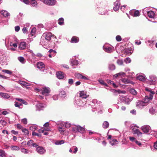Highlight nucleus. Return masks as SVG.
<instances>
[{
    "label": "nucleus",
    "instance_id": "nucleus-1",
    "mask_svg": "<svg viewBox=\"0 0 157 157\" xmlns=\"http://www.w3.org/2000/svg\"><path fill=\"white\" fill-rule=\"evenodd\" d=\"M146 91L149 92V96H146L145 98L144 101H139L138 102V104L136 106H138L139 105H141L142 106H144V104L148 102L149 101L151 100L152 99L153 97V95L155 94V92L154 91H152L151 89L150 88L146 87L145 89Z\"/></svg>",
    "mask_w": 157,
    "mask_h": 157
},
{
    "label": "nucleus",
    "instance_id": "nucleus-2",
    "mask_svg": "<svg viewBox=\"0 0 157 157\" xmlns=\"http://www.w3.org/2000/svg\"><path fill=\"white\" fill-rule=\"evenodd\" d=\"M52 34L50 33H48L47 34H44L42 37V40H46L48 41L50 40L51 39Z\"/></svg>",
    "mask_w": 157,
    "mask_h": 157
},
{
    "label": "nucleus",
    "instance_id": "nucleus-3",
    "mask_svg": "<svg viewBox=\"0 0 157 157\" xmlns=\"http://www.w3.org/2000/svg\"><path fill=\"white\" fill-rule=\"evenodd\" d=\"M56 1V0H44L43 2L44 4L49 6H53L55 5Z\"/></svg>",
    "mask_w": 157,
    "mask_h": 157
},
{
    "label": "nucleus",
    "instance_id": "nucleus-4",
    "mask_svg": "<svg viewBox=\"0 0 157 157\" xmlns=\"http://www.w3.org/2000/svg\"><path fill=\"white\" fill-rule=\"evenodd\" d=\"M28 146L32 147V146L34 147H37L38 146V145L35 143H34V141L32 140H29L27 143Z\"/></svg>",
    "mask_w": 157,
    "mask_h": 157
},
{
    "label": "nucleus",
    "instance_id": "nucleus-5",
    "mask_svg": "<svg viewBox=\"0 0 157 157\" xmlns=\"http://www.w3.org/2000/svg\"><path fill=\"white\" fill-rule=\"evenodd\" d=\"M36 147V151L40 154H42L45 152V150L43 147L38 146Z\"/></svg>",
    "mask_w": 157,
    "mask_h": 157
},
{
    "label": "nucleus",
    "instance_id": "nucleus-6",
    "mask_svg": "<svg viewBox=\"0 0 157 157\" xmlns=\"http://www.w3.org/2000/svg\"><path fill=\"white\" fill-rule=\"evenodd\" d=\"M86 92L84 91H81L79 92V97L82 98H86L89 96L87 95L86 94Z\"/></svg>",
    "mask_w": 157,
    "mask_h": 157
},
{
    "label": "nucleus",
    "instance_id": "nucleus-7",
    "mask_svg": "<svg viewBox=\"0 0 157 157\" xmlns=\"http://www.w3.org/2000/svg\"><path fill=\"white\" fill-rule=\"evenodd\" d=\"M56 75L57 77L59 79H63L64 76V73L61 71H58L56 72Z\"/></svg>",
    "mask_w": 157,
    "mask_h": 157
},
{
    "label": "nucleus",
    "instance_id": "nucleus-8",
    "mask_svg": "<svg viewBox=\"0 0 157 157\" xmlns=\"http://www.w3.org/2000/svg\"><path fill=\"white\" fill-rule=\"evenodd\" d=\"M26 46L27 44L25 42H21L20 44L19 48L20 50H23L25 49Z\"/></svg>",
    "mask_w": 157,
    "mask_h": 157
},
{
    "label": "nucleus",
    "instance_id": "nucleus-9",
    "mask_svg": "<svg viewBox=\"0 0 157 157\" xmlns=\"http://www.w3.org/2000/svg\"><path fill=\"white\" fill-rule=\"evenodd\" d=\"M0 13L5 17H8L10 16V14L5 10H2L0 11Z\"/></svg>",
    "mask_w": 157,
    "mask_h": 157
},
{
    "label": "nucleus",
    "instance_id": "nucleus-10",
    "mask_svg": "<svg viewBox=\"0 0 157 157\" xmlns=\"http://www.w3.org/2000/svg\"><path fill=\"white\" fill-rule=\"evenodd\" d=\"M121 81L125 84L131 83L132 84H134L133 82L130 81L128 79L125 78L122 79Z\"/></svg>",
    "mask_w": 157,
    "mask_h": 157
},
{
    "label": "nucleus",
    "instance_id": "nucleus-11",
    "mask_svg": "<svg viewBox=\"0 0 157 157\" xmlns=\"http://www.w3.org/2000/svg\"><path fill=\"white\" fill-rule=\"evenodd\" d=\"M149 128V127L148 126H144L142 127L141 129L144 132L146 133L148 132Z\"/></svg>",
    "mask_w": 157,
    "mask_h": 157
},
{
    "label": "nucleus",
    "instance_id": "nucleus-12",
    "mask_svg": "<svg viewBox=\"0 0 157 157\" xmlns=\"http://www.w3.org/2000/svg\"><path fill=\"white\" fill-rule=\"evenodd\" d=\"M114 6L113 7V10L115 11H117L118 10L119 8V2L117 1L115 2L114 3Z\"/></svg>",
    "mask_w": 157,
    "mask_h": 157
},
{
    "label": "nucleus",
    "instance_id": "nucleus-13",
    "mask_svg": "<svg viewBox=\"0 0 157 157\" xmlns=\"http://www.w3.org/2000/svg\"><path fill=\"white\" fill-rule=\"evenodd\" d=\"M37 67L39 69H42L45 67V65L42 62H39L37 64Z\"/></svg>",
    "mask_w": 157,
    "mask_h": 157
},
{
    "label": "nucleus",
    "instance_id": "nucleus-14",
    "mask_svg": "<svg viewBox=\"0 0 157 157\" xmlns=\"http://www.w3.org/2000/svg\"><path fill=\"white\" fill-rule=\"evenodd\" d=\"M136 78L140 81L144 82L146 80L145 77L142 75H140L136 77Z\"/></svg>",
    "mask_w": 157,
    "mask_h": 157
},
{
    "label": "nucleus",
    "instance_id": "nucleus-15",
    "mask_svg": "<svg viewBox=\"0 0 157 157\" xmlns=\"http://www.w3.org/2000/svg\"><path fill=\"white\" fill-rule=\"evenodd\" d=\"M50 90L49 88L45 87L43 88V90L42 91V94H48L50 93Z\"/></svg>",
    "mask_w": 157,
    "mask_h": 157
},
{
    "label": "nucleus",
    "instance_id": "nucleus-16",
    "mask_svg": "<svg viewBox=\"0 0 157 157\" xmlns=\"http://www.w3.org/2000/svg\"><path fill=\"white\" fill-rule=\"evenodd\" d=\"M79 38L76 36H73L71 40V42L72 43H76L78 42L79 41Z\"/></svg>",
    "mask_w": 157,
    "mask_h": 157
},
{
    "label": "nucleus",
    "instance_id": "nucleus-17",
    "mask_svg": "<svg viewBox=\"0 0 157 157\" xmlns=\"http://www.w3.org/2000/svg\"><path fill=\"white\" fill-rule=\"evenodd\" d=\"M30 0V4L33 7H37L38 3L35 0Z\"/></svg>",
    "mask_w": 157,
    "mask_h": 157
},
{
    "label": "nucleus",
    "instance_id": "nucleus-18",
    "mask_svg": "<svg viewBox=\"0 0 157 157\" xmlns=\"http://www.w3.org/2000/svg\"><path fill=\"white\" fill-rule=\"evenodd\" d=\"M37 107L40 110H43V109L46 107V105L44 104L40 103L37 105Z\"/></svg>",
    "mask_w": 157,
    "mask_h": 157
},
{
    "label": "nucleus",
    "instance_id": "nucleus-19",
    "mask_svg": "<svg viewBox=\"0 0 157 157\" xmlns=\"http://www.w3.org/2000/svg\"><path fill=\"white\" fill-rule=\"evenodd\" d=\"M148 17L151 18H153L154 17L155 13L153 11H150L147 12Z\"/></svg>",
    "mask_w": 157,
    "mask_h": 157
},
{
    "label": "nucleus",
    "instance_id": "nucleus-20",
    "mask_svg": "<svg viewBox=\"0 0 157 157\" xmlns=\"http://www.w3.org/2000/svg\"><path fill=\"white\" fill-rule=\"evenodd\" d=\"M109 125V123L108 121H105L103 122L102 126L104 129L107 128Z\"/></svg>",
    "mask_w": 157,
    "mask_h": 157
},
{
    "label": "nucleus",
    "instance_id": "nucleus-21",
    "mask_svg": "<svg viewBox=\"0 0 157 157\" xmlns=\"http://www.w3.org/2000/svg\"><path fill=\"white\" fill-rule=\"evenodd\" d=\"M0 95L2 97L5 98H8L10 97L8 94L6 93H1Z\"/></svg>",
    "mask_w": 157,
    "mask_h": 157
},
{
    "label": "nucleus",
    "instance_id": "nucleus-22",
    "mask_svg": "<svg viewBox=\"0 0 157 157\" xmlns=\"http://www.w3.org/2000/svg\"><path fill=\"white\" fill-rule=\"evenodd\" d=\"M17 59L18 60L22 63H24L26 62L25 59L23 57H18Z\"/></svg>",
    "mask_w": 157,
    "mask_h": 157
},
{
    "label": "nucleus",
    "instance_id": "nucleus-23",
    "mask_svg": "<svg viewBox=\"0 0 157 157\" xmlns=\"http://www.w3.org/2000/svg\"><path fill=\"white\" fill-rule=\"evenodd\" d=\"M129 92L132 94L134 95H136L137 94V92L134 89L130 88L129 90Z\"/></svg>",
    "mask_w": 157,
    "mask_h": 157
},
{
    "label": "nucleus",
    "instance_id": "nucleus-24",
    "mask_svg": "<svg viewBox=\"0 0 157 157\" xmlns=\"http://www.w3.org/2000/svg\"><path fill=\"white\" fill-rule=\"evenodd\" d=\"M59 96L61 97L64 98L66 96V92L64 91H62L59 94Z\"/></svg>",
    "mask_w": 157,
    "mask_h": 157
},
{
    "label": "nucleus",
    "instance_id": "nucleus-25",
    "mask_svg": "<svg viewBox=\"0 0 157 157\" xmlns=\"http://www.w3.org/2000/svg\"><path fill=\"white\" fill-rule=\"evenodd\" d=\"M78 132L81 133H84L85 132V128L79 125H78Z\"/></svg>",
    "mask_w": 157,
    "mask_h": 157
},
{
    "label": "nucleus",
    "instance_id": "nucleus-26",
    "mask_svg": "<svg viewBox=\"0 0 157 157\" xmlns=\"http://www.w3.org/2000/svg\"><path fill=\"white\" fill-rule=\"evenodd\" d=\"M104 49L105 52L108 53L111 52H112L113 50L112 48L110 47H107L105 48Z\"/></svg>",
    "mask_w": 157,
    "mask_h": 157
},
{
    "label": "nucleus",
    "instance_id": "nucleus-27",
    "mask_svg": "<svg viewBox=\"0 0 157 157\" xmlns=\"http://www.w3.org/2000/svg\"><path fill=\"white\" fill-rule=\"evenodd\" d=\"M0 156L1 157H6L5 151L2 149L0 150Z\"/></svg>",
    "mask_w": 157,
    "mask_h": 157
},
{
    "label": "nucleus",
    "instance_id": "nucleus-28",
    "mask_svg": "<svg viewBox=\"0 0 157 157\" xmlns=\"http://www.w3.org/2000/svg\"><path fill=\"white\" fill-rule=\"evenodd\" d=\"M125 75V73H124L123 72H120L119 73H118L116 74L115 75H114V76L115 78H116L118 76H123Z\"/></svg>",
    "mask_w": 157,
    "mask_h": 157
},
{
    "label": "nucleus",
    "instance_id": "nucleus-29",
    "mask_svg": "<svg viewBox=\"0 0 157 157\" xmlns=\"http://www.w3.org/2000/svg\"><path fill=\"white\" fill-rule=\"evenodd\" d=\"M71 63L72 66L76 65L78 64V61L76 60H72L71 59Z\"/></svg>",
    "mask_w": 157,
    "mask_h": 157
},
{
    "label": "nucleus",
    "instance_id": "nucleus-30",
    "mask_svg": "<svg viewBox=\"0 0 157 157\" xmlns=\"http://www.w3.org/2000/svg\"><path fill=\"white\" fill-rule=\"evenodd\" d=\"M113 92L114 93H118L119 94H125V91H121L119 90H114Z\"/></svg>",
    "mask_w": 157,
    "mask_h": 157
},
{
    "label": "nucleus",
    "instance_id": "nucleus-31",
    "mask_svg": "<svg viewBox=\"0 0 157 157\" xmlns=\"http://www.w3.org/2000/svg\"><path fill=\"white\" fill-rule=\"evenodd\" d=\"M134 132V134H137L138 136H142V133L140 131L139 129H138L135 130Z\"/></svg>",
    "mask_w": 157,
    "mask_h": 157
},
{
    "label": "nucleus",
    "instance_id": "nucleus-32",
    "mask_svg": "<svg viewBox=\"0 0 157 157\" xmlns=\"http://www.w3.org/2000/svg\"><path fill=\"white\" fill-rule=\"evenodd\" d=\"M110 142L111 145H113L117 144V141L115 139H112Z\"/></svg>",
    "mask_w": 157,
    "mask_h": 157
},
{
    "label": "nucleus",
    "instance_id": "nucleus-33",
    "mask_svg": "<svg viewBox=\"0 0 157 157\" xmlns=\"http://www.w3.org/2000/svg\"><path fill=\"white\" fill-rule=\"evenodd\" d=\"M58 24L60 25L64 24V19L63 18H60L58 21Z\"/></svg>",
    "mask_w": 157,
    "mask_h": 157
},
{
    "label": "nucleus",
    "instance_id": "nucleus-34",
    "mask_svg": "<svg viewBox=\"0 0 157 157\" xmlns=\"http://www.w3.org/2000/svg\"><path fill=\"white\" fill-rule=\"evenodd\" d=\"M157 78L154 76H151L150 77V81L151 82H155L156 81Z\"/></svg>",
    "mask_w": 157,
    "mask_h": 157
},
{
    "label": "nucleus",
    "instance_id": "nucleus-35",
    "mask_svg": "<svg viewBox=\"0 0 157 157\" xmlns=\"http://www.w3.org/2000/svg\"><path fill=\"white\" fill-rule=\"evenodd\" d=\"M11 148L12 150L18 151L19 150V147L17 146H11Z\"/></svg>",
    "mask_w": 157,
    "mask_h": 157
},
{
    "label": "nucleus",
    "instance_id": "nucleus-36",
    "mask_svg": "<svg viewBox=\"0 0 157 157\" xmlns=\"http://www.w3.org/2000/svg\"><path fill=\"white\" fill-rule=\"evenodd\" d=\"M149 112L152 114H154L155 113V108L153 107H152L149 109Z\"/></svg>",
    "mask_w": 157,
    "mask_h": 157
},
{
    "label": "nucleus",
    "instance_id": "nucleus-37",
    "mask_svg": "<svg viewBox=\"0 0 157 157\" xmlns=\"http://www.w3.org/2000/svg\"><path fill=\"white\" fill-rule=\"evenodd\" d=\"M22 131L24 133L25 135H28L29 134V131L26 128L23 129Z\"/></svg>",
    "mask_w": 157,
    "mask_h": 157
},
{
    "label": "nucleus",
    "instance_id": "nucleus-38",
    "mask_svg": "<svg viewBox=\"0 0 157 157\" xmlns=\"http://www.w3.org/2000/svg\"><path fill=\"white\" fill-rule=\"evenodd\" d=\"M98 82H99L101 84L104 85V86H107V84L104 81H103L102 79H99L98 80Z\"/></svg>",
    "mask_w": 157,
    "mask_h": 157
},
{
    "label": "nucleus",
    "instance_id": "nucleus-39",
    "mask_svg": "<svg viewBox=\"0 0 157 157\" xmlns=\"http://www.w3.org/2000/svg\"><path fill=\"white\" fill-rule=\"evenodd\" d=\"M63 126L67 128H68L70 127L71 124L69 123H66L63 124Z\"/></svg>",
    "mask_w": 157,
    "mask_h": 157
},
{
    "label": "nucleus",
    "instance_id": "nucleus-40",
    "mask_svg": "<svg viewBox=\"0 0 157 157\" xmlns=\"http://www.w3.org/2000/svg\"><path fill=\"white\" fill-rule=\"evenodd\" d=\"M140 15V13L138 10H136L135 11L134 13V16L135 17H137Z\"/></svg>",
    "mask_w": 157,
    "mask_h": 157
},
{
    "label": "nucleus",
    "instance_id": "nucleus-41",
    "mask_svg": "<svg viewBox=\"0 0 157 157\" xmlns=\"http://www.w3.org/2000/svg\"><path fill=\"white\" fill-rule=\"evenodd\" d=\"M36 32V29L33 28L32 29L31 31V34L32 36H33Z\"/></svg>",
    "mask_w": 157,
    "mask_h": 157
},
{
    "label": "nucleus",
    "instance_id": "nucleus-42",
    "mask_svg": "<svg viewBox=\"0 0 157 157\" xmlns=\"http://www.w3.org/2000/svg\"><path fill=\"white\" fill-rule=\"evenodd\" d=\"M47 40H45V39L44 40H42V37L41 38V43L42 44H44V45H46L47 44L48 42H47Z\"/></svg>",
    "mask_w": 157,
    "mask_h": 157
},
{
    "label": "nucleus",
    "instance_id": "nucleus-43",
    "mask_svg": "<svg viewBox=\"0 0 157 157\" xmlns=\"http://www.w3.org/2000/svg\"><path fill=\"white\" fill-rule=\"evenodd\" d=\"M75 76L76 78L79 79H81V77L82 76V75L79 73H76L75 74Z\"/></svg>",
    "mask_w": 157,
    "mask_h": 157
},
{
    "label": "nucleus",
    "instance_id": "nucleus-44",
    "mask_svg": "<svg viewBox=\"0 0 157 157\" xmlns=\"http://www.w3.org/2000/svg\"><path fill=\"white\" fill-rule=\"evenodd\" d=\"M2 72L9 74L10 75H11L12 73V72L11 71L6 69H3L2 70Z\"/></svg>",
    "mask_w": 157,
    "mask_h": 157
},
{
    "label": "nucleus",
    "instance_id": "nucleus-45",
    "mask_svg": "<svg viewBox=\"0 0 157 157\" xmlns=\"http://www.w3.org/2000/svg\"><path fill=\"white\" fill-rule=\"evenodd\" d=\"M58 130L59 131L60 133L62 134H64V130L62 128L59 127L58 128Z\"/></svg>",
    "mask_w": 157,
    "mask_h": 157
},
{
    "label": "nucleus",
    "instance_id": "nucleus-46",
    "mask_svg": "<svg viewBox=\"0 0 157 157\" xmlns=\"http://www.w3.org/2000/svg\"><path fill=\"white\" fill-rule=\"evenodd\" d=\"M72 131L75 132H78V126H75L73 127Z\"/></svg>",
    "mask_w": 157,
    "mask_h": 157
},
{
    "label": "nucleus",
    "instance_id": "nucleus-47",
    "mask_svg": "<svg viewBox=\"0 0 157 157\" xmlns=\"http://www.w3.org/2000/svg\"><path fill=\"white\" fill-rule=\"evenodd\" d=\"M117 63L120 65H122L123 64V61L122 60L118 59L117 61Z\"/></svg>",
    "mask_w": 157,
    "mask_h": 157
},
{
    "label": "nucleus",
    "instance_id": "nucleus-48",
    "mask_svg": "<svg viewBox=\"0 0 157 157\" xmlns=\"http://www.w3.org/2000/svg\"><path fill=\"white\" fill-rule=\"evenodd\" d=\"M45 128H42L38 130V132L40 133H43L45 131Z\"/></svg>",
    "mask_w": 157,
    "mask_h": 157
},
{
    "label": "nucleus",
    "instance_id": "nucleus-49",
    "mask_svg": "<svg viewBox=\"0 0 157 157\" xmlns=\"http://www.w3.org/2000/svg\"><path fill=\"white\" fill-rule=\"evenodd\" d=\"M124 61L126 63H129L131 62V60L130 58L128 57L126 58Z\"/></svg>",
    "mask_w": 157,
    "mask_h": 157
},
{
    "label": "nucleus",
    "instance_id": "nucleus-50",
    "mask_svg": "<svg viewBox=\"0 0 157 157\" xmlns=\"http://www.w3.org/2000/svg\"><path fill=\"white\" fill-rule=\"evenodd\" d=\"M21 151L22 152L25 154H27L28 153V151L27 149L24 148H22L21 149Z\"/></svg>",
    "mask_w": 157,
    "mask_h": 157
},
{
    "label": "nucleus",
    "instance_id": "nucleus-51",
    "mask_svg": "<svg viewBox=\"0 0 157 157\" xmlns=\"http://www.w3.org/2000/svg\"><path fill=\"white\" fill-rule=\"evenodd\" d=\"M32 135L33 136H37L39 137H41V134H38L35 132H33Z\"/></svg>",
    "mask_w": 157,
    "mask_h": 157
},
{
    "label": "nucleus",
    "instance_id": "nucleus-52",
    "mask_svg": "<svg viewBox=\"0 0 157 157\" xmlns=\"http://www.w3.org/2000/svg\"><path fill=\"white\" fill-rule=\"evenodd\" d=\"M116 39L118 41H120L121 40V38L120 36L118 35L116 36Z\"/></svg>",
    "mask_w": 157,
    "mask_h": 157
},
{
    "label": "nucleus",
    "instance_id": "nucleus-53",
    "mask_svg": "<svg viewBox=\"0 0 157 157\" xmlns=\"http://www.w3.org/2000/svg\"><path fill=\"white\" fill-rule=\"evenodd\" d=\"M17 128L19 129H21L22 130L23 129V127L20 124H17Z\"/></svg>",
    "mask_w": 157,
    "mask_h": 157
},
{
    "label": "nucleus",
    "instance_id": "nucleus-54",
    "mask_svg": "<svg viewBox=\"0 0 157 157\" xmlns=\"http://www.w3.org/2000/svg\"><path fill=\"white\" fill-rule=\"evenodd\" d=\"M22 105L21 104H19L18 102H16L15 104V106L16 107L20 108V106Z\"/></svg>",
    "mask_w": 157,
    "mask_h": 157
},
{
    "label": "nucleus",
    "instance_id": "nucleus-55",
    "mask_svg": "<svg viewBox=\"0 0 157 157\" xmlns=\"http://www.w3.org/2000/svg\"><path fill=\"white\" fill-rule=\"evenodd\" d=\"M21 122L24 124H27V120L26 118H24L22 120Z\"/></svg>",
    "mask_w": 157,
    "mask_h": 157
},
{
    "label": "nucleus",
    "instance_id": "nucleus-56",
    "mask_svg": "<svg viewBox=\"0 0 157 157\" xmlns=\"http://www.w3.org/2000/svg\"><path fill=\"white\" fill-rule=\"evenodd\" d=\"M23 2L26 4H29L30 2L29 0H22Z\"/></svg>",
    "mask_w": 157,
    "mask_h": 157
},
{
    "label": "nucleus",
    "instance_id": "nucleus-57",
    "mask_svg": "<svg viewBox=\"0 0 157 157\" xmlns=\"http://www.w3.org/2000/svg\"><path fill=\"white\" fill-rule=\"evenodd\" d=\"M109 69H115V66L113 64H111L109 65Z\"/></svg>",
    "mask_w": 157,
    "mask_h": 157
},
{
    "label": "nucleus",
    "instance_id": "nucleus-58",
    "mask_svg": "<svg viewBox=\"0 0 157 157\" xmlns=\"http://www.w3.org/2000/svg\"><path fill=\"white\" fill-rule=\"evenodd\" d=\"M68 83L69 84L71 85L73 83V81L72 79H69L68 80Z\"/></svg>",
    "mask_w": 157,
    "mask_h": 157
},
{
    "label": "nucleus",
    "instance_id": "nucleus-59",
    "mask_svg": "<svg viewBox=\"0 0 157 157\" xmlns=\"http://www.w3.org/2000/svg\"><path fill=\"white\" fill-rule=\"evenodd\" d=\"M15 30L16 31L18 32L20 30V27L18 26H16L15 27Z\"/></svg>",
    "mask_w": 157,
    "mask_h": 157
},
{
    "label": "nucleus",
    "instance_id": "nucleus-60",
    "mask_svg": "<svg viewBox=\"0 0 157 157\" xmlns=\"http://www.w3.org/2000/svg\"><path fill=\"white\" fill-rule=\"evenodd\" d=\"M10 46H13L15 48L17 47V45L16 43L13 44L12 43H10Z\"/></svg>",
    "mask_w": 157,
    "mask_h": 157
},
{
    "label": "nucleus",
    "instance_id": "nucleus-61",
    "mask_svg": "<svg viewBox=\"0 0 157 157\" xmlns=\"http://www.w3.org/2000/svg\"><path fill=\"white\" fill-rule=\"evenodd\" d=\"M130 113L133 114H136V111L135 109H132L131 110Z\"/></svg>",
    "mask_w": 157,
    "mask_h": 157
},
{
    "label": "nucleus",
    "instance_id": "nucleus-62",
    "mask_svg": "<svg viewBox=\"0 0 157 157\" xmlns=\"http://www.w3.org/2000/svg\"><path fill=\"white\" fill-rule=\"evenodd\" d=\"M11 132L14 135H17L18 133V132L14 130H12L11 131Z\"/></svg>",
    "mask_w": 157,
    "mask_h": 157
},
{
    "label": "nucleus",
    "instance_id": "nucleus-63",
    "mask_svg": "<svg viewBox=\"0 0 157 157\" xmlns=\"http://www.w3.org/2000/svg\"><path fill=\"white\" fill-rule=\"evenodd\" d=\"M22 31L24 33H26L27 32V28L25 27H24L22 29Z\"/></svg>",
    "mask_w": 157,
    "mask_h": 157
},
{
    "label": "nucleus",
    "instance_id": "nucleus-64",
    "mask_svg": "<svg viewBox=\"0 0 157 157\" xmlns=\"http://www.w3.org/2000/svg\"><path fill=\"white\" fill-rule=\"evenodd\" d=\"M129 138L130 141L132 142L135 139L134 137H129Z\"/></svg>",
    "mask_w": 157,
    "mask_h": 157
}]
</instances>
